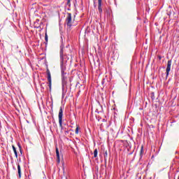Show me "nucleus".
<instances>
[{"label":"nucleus","mask_w":179,"mask_h":179,"mask_svg":"<svg viewBox=\"0 0 179 179\" xmlns=\"http://www.w3.org/2000/svg\"><path fill=\"white\" fill-rule=\"evenodd\" d=\"M62 83L63 85H66V78L62 76Z\"/></svg>","instance_id":"nucleus-9"},{"label":"nucleus","mask_w":179,"mask_h":179,"mask_svg":"<svg viewBox=\"0 0 179 179\" xmlns=\"http://www.w3.org/2000/svg\"><path fill=\"white\" fill-rule=\"evenodd\" d=\"M48 81L49 83V87L51 89V73L49 69H47Z\"/></svg>","instance_id":"nucleus-4"},{"label":"nucleus","mask_w":179,"mask_h":179,"mask_svg":"<svg viewBox=\"0 0 179 179\" xmlns=\"http://www.w3.org/2000/svg\"><path fill=\"white\" fill-rule=\"evenodd\" d=\"M66 22L67 26H69V27H71V26H72V14L67 13Z\"/></svg>","instance_id":"nucleus-2"},{"label":"nucleus","mask_w":179,"mask_h":179,"mask_svg":"<svg viewBox=\"0 0 179 179\" xmlns=\"http://www.w3.org/2000/svg\"><path fill=\"white\" fill-rule=\"evenodd\" d=\"M56 156H57V162L59 163V151L58 150V148H56Z\"/></svg>","instance_id":"nucleus-6"},{"label":"nucleus","mask_w":179,"mask_h":179,"mask_svg":"<svg viewBox=\"0 0 179 179\" xmlns=\"http://www.w3.org/2000/svg\"><path fill=\"white\" fill-rule=\"evenodd\" d=\"M98 10L99 13L103 12V9H101V0H98Z\"/></svg>","instance_id":"nucleus-5"},{"label":"nucleus","mask_w":179,"mask_h":179,"mask_svg":"<svg viewBox=\"0 0 179 179\" xmlns=\"http://www.w3.org/2000/svg\"><path fill=\"white\" fill-rule=\"evenodd\" d=\"M45 40L46 43L48 42V35H47V33L45 34Z\"/></svg>","instance_id":"nucleus-11"},{"label":"nucleus","mask_w":179,"mask_h":179,"mask_svg":"<svg viewBox=\"0 0 179 179\" xmlns=\"http://www.w3.org/2000/svg\"><path fill=\"white\" fill-rule=\"evenodd\" d=\"M97 153H98L97 149H95L94 150V157H97Z\"/></svg>","instance_id":"nucleus-10"},{"label":"nucleus","mask_w":179,"mask_h":179,"mask_svg":"<svg viewBox=\"0 0 179 179\" xmlns=\"http://www.w3.org/2000/svg\"><path fill=\"white\" fill-rule=\"evenodd\" d=\"M76 134H79V126H77V127H76Z\"/></svg>","instance_id":"nucleus-12"},{"label":"nucleus","mask_w":179,"mask_h":179,"mask_svg":"<svg viewBox=\"0 0 179 179\" xmlns=\"http://www.w3.org/2000/svg\"><path fill=\"white\" fill-rule=\"evenodd\" d=\"M62 169H63V171H65V163L62 162Z\"/></svg>","instance_id":"nucleus-13"},{"label":"nucleus","mask_w":179,"mask_h":179,"mask_svg":"<svg viewBox=\"0 0 179 179\" xmlns=\"http://www.w3.org/2000/svg\"><path fill=\"white\" fill-rule=\"evenodd\" d=\"M143 152V147H141V152Z\"/></svg>","instance_id":"nucleus-14"},{"label":"nucleus","mask_w":179,"mask_h":179,"mask_svg":"<svg viewBox=\"0 0 179 179\" xmlns=\"http://www.w3.org/2000/svg\"><path fill=\"white\" fill-rule=\"evenodd\" d=\"M17 171H18L19 178H20V177H22V169L20 168V164L17 165Z\"/></svg>","instance_id":"nucleus-7"},{"label":"nucleus","mask_w":179,"mask_h":179,"mask_svg":"<svg viewBox=\"0 0 179 179\" xmlns=\"http://www.w3.org/2000/svg\"><path fill=\"white\" fill-rule=\"evenodd\" d=\"M13 150L15 153L16 159H17V151H16V148H15V145H13Z\"/></svg>","instance_id":"nucleus-8"},{"label":"nucleus","mask_w":179,"mask_h":179,"mask_svg":"<svg viewBox=\"0 0 179 179\" xmlns=\"http://www.w3.org/2000/svg\"><path fill=\"white\" fill-rule=\"evenodd\" d=\"M171 69V60H169L167 62V67H166V76H168L169 73H170Z\"/></svg>","instance_id":"nucleus-3"},{"label":"nucleus","mask_w":179,"mask_h":179,"mask_svg":"<svg viewBox=\"0 0 179 179\" xmlns=\"http://www.w3.org/2000/svg\"><path fill=\"white\" fill-rule=\"evenodd\" d=\"M62 117H64V110H62V107H60L59 111V124L61 127H62Z\"/></svg>","instance_id":"nucleus-1"}]
</instances>
